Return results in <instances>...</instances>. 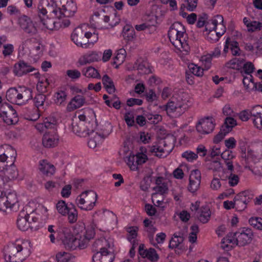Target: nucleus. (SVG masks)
I'll return each mask as SVG.
<instances>
[{"instance_id": "2eb2a0df", "label": "nucleus", "mask_w": 262, "mask_h": 262, "mask_svg": "<svg viewBox=\"0 0 262 262\" xmlns=\"http://www.w3.org/2000/svg\"><path fill=\"white\" fill-rule=\"evenodd\" d=\"M19 24L24 32L30 36L37 34V28L27 16H24L19 19Z\"/></svg>"}, {"instance_id": "c85d7f7f", "label": "nucleus", "mask_w": 262, "mask_h": 262, "mask_svg": "<svg viewBox=\"0 0 262 262\" xmlns=\"http://www.w3.org/2000/svg\"><path fill=\"white\" fill-rule=\"evenodd\" d=\"M19 90L15 88H11L7 91L6 97L7 100L11 103L20 105L19 103Z\"/></svg>"}, {"instance_id": "aec40b11", "label": "nucleus", "mask_w": 262, "mask_h": 262, "mask_svg": "<svg viewBox=\"0 0 262 262\" xmlns=\"http://www.w3.org/2000/svg\"><path fill=\"white\" fill-rule=\"evenodd\" d=\"M243 82L246 89L248 92L252 90H255L262 92V84H260V82H254L253 81V76L251 75L244 76Z\"/></svg>"}, {"instance_id": "423d86ee", "label": "nucleus", "mask_w": 262, "mask_h": 262, "mask_svg": "<svg viewBox=\"0 0 262 262\" xmlns=\"http://www.w3.org/2000/svg\"><path fill=\"white\" fill-rule=\"evenodd\" d=\"M92 33L85 32L81 27L76 28L71 34L72 40L77 46L82 48H88L90 41L89 39L92 36Z\"/></svg>"}, {"instance_id": "79ce46f5", "label": "nucleus", "mask_w": 262, "mask_h": 262, "mask_svg": "<svg viewBox=\"0 0 262 262\" xmlns=\"http://www.w3.org/2000/svg\"><path fill=\"white\" fill-rule=\"evenodd\" d=\"M70 208V204H66V202L60 200L56 204V209L58 212L63 216L67 215V212Z\"/></svg>"}, {"instance_id": "a18cd8bd", "label": "nucleus", "mask_w": 262, "mask_h": 262, "mask_svg": "<svg viewBox=\"0 0 262 262\" xmlns=\"http://www.w3.org/2000/svg\"><path fill=\"white\" fill-rule=\"evenodd\" d=\"M55 103L58 105L64 104L67 98V93L64 91H59L55 94Z\"/></svg>"}, {"instance_id": "a211bd4d", "label": "nucleus", "mask_w": 262, "mask_h": 262, "mask_svg": "<svg viewBox=\"0 0 262 262\" xmlns=\"http://www.w3.org/2000/svg\"><path fill=\"white\" fill-rule=\"evenodd\" d=\"M34 70L35 68L23 60L15 63L14 67V73L18 76L26 74Z\"/></svg>"}, {"instance_id": "1a4fd4ad", "label": "nucleus", "mask_w": 262, "mask_h": 262, "mask_svg": "<svg viewBox=\"0 0 262 262\" xmlns=\"http://www.w3.org/2000/svg\"><path fill=\"white\" fill-rule=\"evenodd\" d=\"M62 242L64 247L69 250H75L77 247L84 249V244H82L79 235L74 236L71 233L65 234L62 239Z\"/></svg>"}, {"instance_id": "2f4dec72", "label": "nucleus", "mask_w": 262, "mask_h": 262, "mask_svg": "<svg viewBox=\"0 0 262 262\" xmlns=\"http://www.w3.org/2000/svg\"><path fill=\"white\" fill-rule=\"evenodd\" d=\"M224 22L223 17L221 15H216L209 19L206 24L205 28L206 31L216 30L218 24Z\"/></svg>"}, {"instance_id": "4d7b16f0", "label": "nucleus", "mask_w": 262, "mask_h": 262, "mask_svg": "<svg viewBox=\"0 0 262 262\" xmlns=\"http://www.w3.org/2000/svg\"><path fill=\"white\" fill-rule=\"evenodd\" d=\"M39 110L33 108L32 112H28L26 114V118L28 120L35 121L39 118Z\"/></svg>"}, {"instance_id": "864d4df0", "label": "nucleus", "mask_w": 262, "mask_h": 262, "mask_svg": "<svg viewBox=\"0 0 262 262\" xmlns=\"http://www.w3.org/2000/svg\"><path fill=\"white\" fill-rule=\"evenodd\" d=\"M174 237H172L169 241V247L171 249L176 248L183 242V237L180 235H177L176 234L173 235Z\"/></svg>"}, {"instance_id": "7ed1b4c3", "label": "nucleus", "mask_w": 262, "mask_h": 262, "mask_svg": "<svg viewBox=\"0 0 262 262\" xmlns=\"http://www.w3.org/2000/svg\"><path fill=\"white\" fill-rule=\"evenodd\" d=\"M168 35L171 43L177 49L187 51L189 49L188 36L184 26L180 22L174 23L170 27Z\"/></svg>"}, {"instance_id": "b1692460", "label": "nucleus", "mask_w": 262, "mask_h": 262, "mask_svg": "<svg viewBox=\"0 0 262 262\" xmlns=\"http://www.w3.org/2000/svg\"><path fill=\"white\" fill-rule=\"evenodd\" d=\"M220 179L222 181L228 180V184L231 187H234L237 185L239 182V178L238 175L232 172H228L224 170L223 173L220 176Z\"/></svg>"}, {"instance_id": "8fccbe9b", "label": "nucleus", "mask_w": 262, "mask_h": 262, "mask_svg": "<svg viewBox=\"0 0 262 262\" xmlns=\"http://www.w3.org/2000/svg\"><path fill=\"white\" fill-rule=\"evenodd\" d=\"M249 223L255 229L262 230V218L251 217L249 220Z\"/></svg>"}, {"instance_id": "6e6552de", "label": "nucleus", "mask_w": 262, "mask_h": 262, "mask_svg": "<svg viewBox=\"0 0 262 262\" xmlns=\"http://www.w3.org/2000/svg\"><path fill=\"white\" fill-rule=\"evenodd\" d=\"M178 110V113L182 114L189 107L190 104L188 97L185 93L175 94L170 99Z\"/></svg>"}, {"instance_id": "f3484780", "label": "nucleus", "mask_w": 262, "mask_h": 262, "mask_svg": "<svg viewBox=\"0 0 262 262\" xmlns=\"http://www.w3.org/2000/svg\"><path fill=\"white\" fill-rule=\"evenodd\" d=\"M101 52L92 51L86 53L78 60V63L80 66H83L87 63L98 61L101 57Z\"/></svg>"}, {"instance_id": "473e14b6", "label": "nucleus", "mask_w": 262, "mask_h": 262, "mask_svg": "<svg viewBox=\"0 0 262 262\" xmlns=\"http://www.w3.org/2000/svg\"><path fill=\"white\" fill-rule=\"evenodd\" d=\"M254 197L251 191L245 190L238 193L234 197V201H241L248 203Z\"/></svg>"}, {"instance_id": "09e8293b", "label": "nucleus", "mask_w": 262, "mask_h": 262, "mask_svg": "<svg viewBox=\"0 0 262 262\" xmlns=\"http://www.w3.org/2000/svg\"><path fill=\"white\" fill-rule=\"evenodd\" d=\"M42 25L48 29L50 30H56L59 27L57 26L59 23H56L53 19L48 18H46L45 19V20H42L41 21Z\"/></svg>"}, {"instance_id": "0e129e2a", "label": "nucleus", "mask_w": 262, "mask_h": 262, "mask_svg": "<svg viewBox=\"0 0 262 262\" xmlns=\"http://www.w3.org/2000/svg\"><path fill=\"white\" fill-rule=\"evenodd\" d=\"M242 68L245 74L251 75L254 70V66L251 62H244Z\"/></svg>"}, {"instance_id": "a19ab883", "label": "nucleus", "mask_w": 262, "mask_h": 262, "mask_svg": "<svg viewBox=\"0 0 262 262\" xmlns=\"http://www.w3.org/2000/svg\"><path fill=\"white\" fill-rule=\"evenodd\" d=\"M83 74L87 77L100 79L101 76L98 71L92 67H89L82 70Z\"/></svg>"}, {"instance_id": "ea45409f", "label": "nucleus", "mask_w": 262, "mask_h": 262, "mask_svg": "<svg viewBox=\"0 0 262 262\" xmlns=\"http://www.w3.org/2000/svg\"><path fill=\"white\" fill-rule=\"evenodd\" d=\"M107 135V133H103L102 135H101L100 134H98L97 133H96V135L93 138H90L88 141V145L89 147L91 148H95L99 144V142L101 138L106 137Z\"/></svg>"}, {"instance_id": "72a5a7b5", "label": "nucleus", "mask_w": 262, "mask_h": 262, "mask_svg": "<svg viewBox=\"0 0 262 262\" xmlns=\"http://www.w3.org/2000/svg\"><path fill=\"white\" fill-rule=\"evenodd\" d=\"M245 59L243 58H234L226 63V66L227 68L239 70L243 67Z\"/></svg>"}, {"instance_id": "603ef678", "label": "nucleus", "mask_w": 262, "mask_h": 262, "mask_svg": "<svg viewBox=\"0 0 262 262\" xmlns=\"http://www.w3.org/2000/svg\"><path fill=\"white\" fill-rule=\"evenodd\" d=\"M126 159L125 161L130 168L133 170L137 169V163L136 162L137 160L136 155H132L130 153L129 155L126 157Z\"/></svg>"}, {"instance_id": "393cba45", "label": "nucleus", "mask_w": 262, "mask_h": 262, "mask_svg": "<svg viewBox=\"0 0 262 262\" xmlns=\"http://www.w3.org/2000/svg\"><path fill=\"white\" fill-rule=\"evenodd\" d=\"M134 68L140 71L141 73L145 74H148L151 73V70L149 63L142 58L138 59L134 65Z\"/></svg>"}, {"instance_id": "e2e57ef3", "label": "nucleus", "mask_w": 262, "mask_h": 262, "mask_svg": "<svg viewBox=\"0 0 262 262\" xmlns=\"http://www.w3.org/2000/svg\"><path fill=\"white\" fill-rule=\"evenodd\" d=\"M182 157L185 158L188 162H192L198 157L197 154L191 151H185L182 154Z\"/></svg>"}, {"instance_id": "13d9d810", "label": "nucleus", "mask_w": 262, "mask_h": 262, "mask_svg": "<svg viewBox=\"0 0 262 262\" xmlns=\"http://www.w3.org/2000/svg\"><path fill=\"white\" fill-rule=\"evenodd\" d=\"M138 229L139 228L137 226L129 227L126 228V231L128 232L127 239L129 241H131L137 237Z\"/></svg>"}, {"instance_id": "de8ad7c7", "label": "nucleus", "mask_w": 262, "mask_h": 262, "mask_svg": "<svg viewBox=\"0 0 262 262\" xmlns=\"http://www.w3.org/2000/svg\"><path fill=\"white\" fill-rule=\"evenodd\" d=\"M95 235L93 230H87L83 233V236H79L82 244H84V248L86 247L89 241L93 238Z\"/></svg>"}, {"instance_id": "20e7f679", "label": "nucleus", "mask_w": 262, "mask_h": 262, "mask_svg": "<svg viewBox=\"0 0 262 262\" xmlns=\"http://www.w3.org/2000/svg\"><path fill=\"white\" fill-rule=\"evenodd\" d=\"M97 197V194L94 191L86 190L77 197L76 202L81 209L90 211L95 206Z\"/></svg>"}, {"instance_id": "f03ea898", "label": "nucleus", "mask_w": 262, "mask_h": 262, "mask_svg": "<svg viewBox=\"0 0 262 262\" xmlns=\"http://www.w3.org/2000/svg\"><path fill=\"white\" fill-rule=\"evenodd\" d=\"M30 243L28 241L21 244H10L5 249V258L10 262H22L30 255Z\"/></svg>"}, {"instance_id": "680f3d73", "label": "nucleus", "mask_w": 262, "mask_h": 262, "mask_svg": "<svg viewBox=\"0 0 262 262\" xmlns=\"http://www.w3.org/2000/svg\"><path fill=\"white\" fill-rule=\"evenodd\" d=\"M161 108H163L164 110H165L167 112V114L172 113L176 112L178 113L177 108L173 104L172 102L170 99L169 100V101L166 105H163V106L161 107Z\"/></svg>"}, {"instance_id": "ddd939ff", "label": "nucleus", "mask_w": 262, "mask_h": 262, "mask_svg": "<svg viewBox=\"0 0 262 262\" xmlns=\"http://www.w3.org/2000/svg\"><path fill=\"white\" fill-rule=\"evenodd\" d=\"M12 149L15 155L14 156H11V158L13 159L12 163H11L9 165L8 164L2 165V169H0L1 171H4L5 176L9 180L15 179L18 176V170L14 164V161L16 155V151L14 150L12 148Z\"/></svg>"}, {"instance_id": "6e6d98bb", "label": "nucleus", "mask_w": 262, "mask_h": 262, "mask_svg": "<svg viewBox=\"0 0 262 262\" xmlns=\"http://www.w3.org/2000/svg\"><path fill=\"white\" fill-rule=\"evenodd\" d=\"M126 51L124 49H119L115 57L114 64L118 63L120 64L122 63L125 58Z\"/></svg>"}, {"instance_id": "39448f33", "label": "nucleus", "mask_w": 262, "mask_h": 262, "mask_svg": "<svg viewBox=\"0 0 262 262\" xmlns=\"http://www.w3.org/2000/svg\"><path fill=\"white\" fill-rule=\"evenodd\" d=\"M52 2V6L54 9L53 12L57 18L61 19L63 17H72L77 11V6L73 0H67L66 4L62 5L61 8L57 7V4L55 3L54 0H51Z\"/></svg>"}, {"instance_id": "69168bd1", "label": "nucleus", "mask_w": 262, "mask_h": 262, "mask_svg": "<svg viewBox=\"0 0 262 262\" xmlns=\"http://www.w3.org/2000/svg\"><path fill=\"white\" fill-rule=\"evenodd\" d=\"M212 57L210 54L203 56L201 57V61L204 64L205 68L208 70L210 68L211 65V61Z\"/></svg>"}, {"instance_id": "c756f323", "label": "nucleus", "mask_w": 262, "mask_h": 262, "mask_svg": "<svg viewBox=\"0 0 262 262\" xmlns=\"http://www.w3.org/2000/svg\"><path fill=\"white\" fill-rule=\"evenodd\" d=\"M39 169L42 174L50 176L55 172V167L53 165L50 164L46 160H41L39 162Z\"/></svg>"}, {"instance_id": "4468645a", "label": "nucleus", "mask_w": 262, "mask_h": 262, "mask_svg": "<svg viewBox=\"0 0 262 262\" xmlns=\"http://www.w3.org/2000/svg\"><path fill=\"white\" fill-rule=\"evenodd\" d=\"M201 179V174L198 169L191 171L189 176V184L188 187V190L192 192H195L200 188Z\"/></svg>"}, {"instance_id": "49530a36", "label": "nucleus", "mask_w": 262, "mask_h": 262, "mask_svg": "<svg viewBox=\"0 0 262 262\" xmlns=\"http://www.w3.org/2000/svg\"><path fill=\"white\" fill-rule=\"evenodd\" d=\"M236 125V120L231 117H228L225 119L224 125L222 127L225 128V133H229Z\"/></svg>"}, {"instance_id": "bf43d9fd", "label": "nucleus", "mask_w": 262, "mask_h": 262, "mask_svg": "<svg viewBox=\"0 0 262 262\" xmlns=\"http://www.w3.org/2000/svg\"><path fill=\"white\" fill-rule=\"evenodd\" d=\"M47 13V10L43 8L42 6H39L38 7V15L36 17V19L40 22L45 20V19L48 17Z\"/></svg>"}, {"instance_id": "37998d69", "label": "nucleus", "mask_w": 262, "mask_h": 262, "mask_svg": "<svg viewBox=\"0 0 262 262\" xmlns=\"http://www.w3.org/2000/svg\"><path fill=\"white\" fill-rule=\"evenodd\" d=\"M0 111L2 113V115H6L7 114L12 115L13 117L17 118V114L16 111L11 105L7 103L3 104L0 106Z\"/></svg>"}, {"instance_id": "4c0bfd02", "label": "nucleus", "mask_w": 262, "mask_h": 262, "mask_svg": "<svg viewBox=\"0 0 262 262\" xmlns=\"http://www.w3.org/2000/svg\"><path fill=\"white\" fill-rule=\"evenodd\" d=\"M67 215L68 216V221L70 223L73 224L77 221L78 211L76 209L75 206L71 203H70V208L68 210Z\"/></svg>"}, {"instance_id": "f257e3e1", "label": "nucleus", "mask_w": 262, "mask_h": 262, "mask_svg": "<svg viewBox=\"0 0 262 262\" xmlns=\"http://www.w3.org/2000/svg\"><path fill=\"white\" fill-rule=\"evenodd\" d=\"M253 234L252 230L249 228L244 227L239 229L235 233H229L226 237H224L221 243V248L224 250H228L232 245L244 246L252 241Z\"/></svg>"}, {"instance_id": "5fc2aeb1", "label": "nucleus", "mask_w": 262, "mask_h": 262, "mask_svg": "<svg viewBox=\"0 0 262 262\" xmlns=\"http://www.w3.org/2000/svg\"><path fill=\"white\" fill-rule=\"evenodd\" d=\"M188 68L189 69L190 72L193 75L198 77H201L203 76L204 70L200 67H198L194 64H191L189 66Z\"/></svg>"}, {"instance_id": "338daca9", "label": "nucleus", "mask_w": 262, "mask_h": 262, "mask_svg": "<svg viewBox=\"0 0 262 262\" xmlns=\"http://www.w3.org/2000/svg\"><path fill=\"white\" fill-rule=\"evenodd\" d=\"M228 133H225V130L224 127H222L220 132L214 137L213 142L216 144L219 143Z\"/></svg>"}, {"instance_id": "e433bc0d", "label": "nucleus", "mask_w": 262, "mask_h": 262, "mask_svg": "<svg viewBox=\"0 0 262 262\" xmlns=\"http://www.w3.org/2000/svg\"><path fill=\"white\" fill-rule=\"evenodd\" d=\"M102 80L104 86L109 94H112L115 92V88L114 82L107 75H104L102 77Z\"/></svg>"}, {"instance_id": "9d476101", "label": "nucleus", "mask_w": 262, "mask_h": 262, "mask_svg": "<svg viewBox=\"0 0 262 262\" xmlns=\"http://www.w3.org/2000/svg\"><path fill=\"white\" fill-rule=\"evenodd\" d=\"M215 125L213 118L208 117L200 120L196 124L195 127L199 133L206 135L212 132Z\"/></svg>"}, {"instance_id": "58836bf2", "label": "nucleus", "mask_w": 262, "mask_h": 262, "mask_svg": "<svg viewBox=\"0 0 262 262\" xmlns=\"http://www.w3.org/2000/svg\"><path fill=\"white\" fill-rule=\"evenodd\" d=\"M222 32H217L216 30H210L208 33L206 38L211 42H215L219 40L220 37L225 33L224 27L222 29Z\"/></svg>"}, {"instance_id": "4be33fe9", "label": "nucleus", "mask_w": 262, "mask_h": 262, "mask_svg": "<svg viewBox=\"0 0 262 262\" xmlns=\"http://www.w3.org/2000/svg\"><path fill=\"white\" fill-rule=\"evenodd\" d=\"M7 206L13 211H17L19 207L17 194L15 192H10L6 196Z\"/></svg>"}, {"instance_id": "7c9ffc66", "label": "nucleus", "mask_w": 262, "mask_h": 262, "mask_svg": "<svg viewBox=\"0 0 262 262\" xmlns=\"http://www.w3.org/2000/svg\"><path fill=\"white\" fill-rule=\"evenodd\" d=\"M243 22L247 28V30L250 32L259 31L262 29V23L255 20H250V19L244 17Z\"/></svg>"}, {"instance_id": "f704fd0d", "label": "nucleus", "mask_w": 262, "mask_h": 262, "mask_svg": "<svg viewBox=\"0 0 262 262\" xmlns=\"http://www.w3.org/2000/svg\"><path fill=\"white\" fill-rule=\"evenodd\" d=\"M58 262H75V257L71 253L66 252H60L56 255Z\"/></svg>"}, {"instance_id": "f8f14e48", "label": "nucleus", "mask_w": 262, "mask_h": 262, "mask_svg": "<svg viewBox=\"0 0 262 262\" xmlns=\"http://www.w3.org/2000/svg\"><path fill=\"white\" fill-rule=\"evenodd\" d=\"M115 256L114 249H108L101 252H97L93 256V262H113Z\"/></svg>"}, {"instance_id": "dca6fc26", "label": "nucleus", "mask_w": 262, "mask_h": 262, "mask_svg": "<svg viewBox=\"0 0 262 262\" xmlns=\"http://www.w3.org/2000/svg\"><path fill=\"white\" fill-rule=\"evenodd\" d=\"M251 117L253 123L257 128L262 129V106L257 105L251 109Z\"/></svg>"}, {"instance_id": "9b49d317", "label": "nucleus", "mask_w": 262, "mask_h": 262, "mask_svg": "<svg viewBox=\"0 0 262 262\" xmlns=\"http://www.w3.org/2000/svg\"><path fill=\"white\" fill-rule=\"evenodd\" d=\"M59 140V136L55 128L52 131L46 132L42 139V144L47 148L56 146L58 144Z\"/></svg>"}, {"instance_id": "c03bdc74", "label": "nucleus", "mask_w": 262, "mask_h": 262, "mask_svg": "<svg viewBox=\"0 0 262 262\" xmlns=\"http://www.w3.org/2000/svg\"><path fill=\"white\" fill-rule=\"evenodd\" d=\"M48 231L49 232L48 235L52 243H55L56 239L58 238V232L57 227L54 225H49L48 227Z\"/></svg>"}, {"instance_id": "a878e982", "label": "nucleus", "mask_w": 262, "mask_h": 262, "mask_svg": "<svg viewBox=\"0 0 262 262\" xmlns=\"http://www.w3.org/2000/svg\"><path fill=\"white\" fill-rule=\"evenodd\" d=\"M56 121L51 118H46L42 123H37L35 128L40 132H43L46 129H54L56 127Z\"/></svg>"}, {"instance_id": "3c124183", "label": "nucleus", "mask_w": 262, "mask_h": 262, "mask_svg": "<svg viewBox=\"0 0 262 262\" xmlns=\"http://www.w3.org/2000/svg\"><path fill=\"white\" fill-rule=\"evenodd\" d=\"M124 37L128 41L132 40L135 36V32L133 27L129 26L124 27L123 29Z\"/></svg>"}, {"instance_id": "412c9836", "label": "nucleus", "mask_w": 262, "mask_h": 262, "mask_svg": "<svg viewBox=\"0 0 262 262\" xmlns=\"http://www.w3.org/2000/svg\"><path fill=\"white\" fill-rule=\"evenodd\" d=\"M85 103V98L80 95H77L73 97L71 101L68 103L67 109L69 112H72L74 110L80 108Z\"/></svg>"}, {"instance_id": "052dcab7", "label": "nucleus", "mask_w": 262, "mask_h": 262, "mask_svg": "<svg viewBox=\"0 0 262 262\" xmlns=\"http://www.w3.org/2000/svg\"><path fill=\"white\" fill-rule=\"evenodd\" d=\"M146 258L152 262H156L159 259V257L156 250L150 248L148 249Z\"/></svg>"}, {"instance_id": "c9c22d12", "label": "nucleus", "mask_w": 262, "mask_h": 262, "mask_svg": "<svg viewBox=\"0 0 262 262\" xmlns=\"http://www.w3.org/2000/svg\"><path fill=\"white\" fill-rule=\"evenodd\" d=\"M19 101H27L32 98V91L25 86L19 87Z\"/></svg>"}, {"instance_id": "6ab92c4d", "label": "nucleus", "mask_w": 262, "mask_h": 262, "mask_svg": "<svg viewBox=\"0 0 262 262\" xmlns=\"http://www.w3.org/2000/svg\"><path fill=\"white\" fill-rule=\"evenodd\" d=\"M113 243L104 238L96 240L93 244V250L97 252H101L113 248Z\"/></svg>"}, {"instance_id": "0eeeda50", "label": "nucleus", "mask_w": 262, "mask_h": 262, "mask_svg": "<svg viewBox=\"0 0 262 262\" xmlns=\"http://www.w3.org/2000/svg\"><path fill=\"white\" fill-rule=\"evenodd\" d=\"M173 145L166 140L160 141L158 144L149 147V151L155 153V156L159 158L167 157L172 151Z\"/></svg>"}, {"instance_id": "5701e85b", "label": "nucleus", "mask_w": 262, "mask_h": 262, "mask_svg": "<svg viewBox=\"0 0 262 262\" xmlns=\"http://www.w3.org/2000/svg\"><path fill=\"white\" fill-rule=\"evenodd\" d=\"M31 224V222L28 220L26 213L24 211L20 212L17 220L18 228L23 231H26L29 228H32Z\"/></svg>"}, {"instance_id": "774afa93", "label": "nucleus", "mask_w": 262, "mask_h": 262, "mask_svg": "<svg viewBox=\"0 0 262 262\" xmlns=\"http://www.w3.org/2000/svg\"><path fill=\"white\" fill-rule=\"evenodd\" d=\"M124 120L128 126H133L135 124L134 117L130 112L126 113L124 115Z\"/></svg>"}, {"instance_id": "bb28decb", "label": "nucleus", "mask_w": 262, "mask_h": 262, "mask_svg": "<svg viewBox=\"0 0 262 262\" xmlns=\"http://www.w3.org/2000/svg\"><path fill=\"white\" fill-rule=\"evenodd\" d=\"M211 215L209 207L207 205L202 206L197 212V216L199 221L203 224L207 223Z\"/></svg>"}, {"instance_id": "cd10ccee", "label": "nucleus", "mask_w": 262, "mask_h": 262, "mask_svg": "<svg viewBox=\"0 0 262 262\" xmlns=\"http://www.w3.org/2000/svg\"><path fill=\"white\" fill-rule=\"evenodd\" d=\"M34 103L36 108L45 110L49 105V102L47 100V97L43 94H39L34 97Z\"/></svg>"}]
</instances>
